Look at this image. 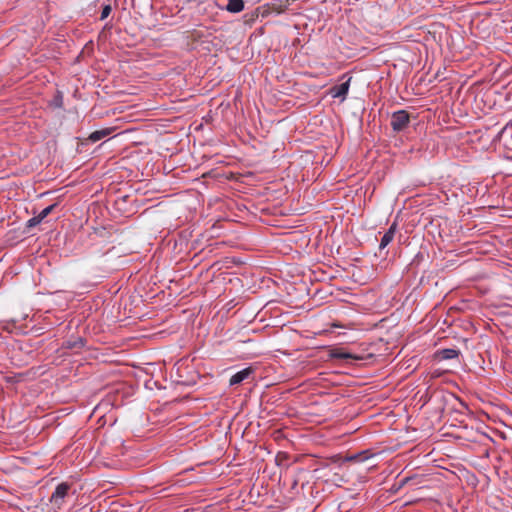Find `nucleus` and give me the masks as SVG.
I'll return each instance as SVG.
<instances>
[{
  "label": "nucleus",
  "mask_w": 512,
  "mask_h": 512,
  "mask_svg": "<svg viewBox=\"0 0 512 512\" xmlns=\"http://www.w3.org/2000/svg\"><path fill=\"white\" fill-rule=\"evenodd\" d=\"M70 489L71 485L66 482L56 486L50 497V502L54 508L60 509L64 505L65 498L68 496Z\"/></svg>",
  "instance_id": "f257e3e1"
},
{
  "label": "nucleus",
  "mask_w": 512,
  "mask_h": 512,
  "mask_svg": "<svg viewBox=\"0 0 512 512\" xmlns=\"http://www.w3.org/2000/svg\"><path fill=\"white\" fill-rule=\"evenodd\" d=\"M348 90H349V81L344 82L340 85L334 86L331 89L330 94L333 98L345 99V97L348 93Z\"/></svg>",
  "instance_id": "20e7f679"
},
{
  "label": "nucleus",
  "mask_w": 512,
  "mask_h": 512,
  "mask_svg": "<svg viewBox=\"0 0 512 512\" xmlns=\"http://www.w3.org/2000/svg\"><path fill=\"white\" fill-rule=\"evenodd\" d=\"M110 12H111V7H110L109 5H106V6L103 8L102 12H101V17H100V19H101V20H104L105 18H107V17L109 16Z\"/></svg>",
  "instance_id": "ddd939ff"
},
{
  "label": "nucleus",
  "mask_w": 512,
  "mask_h": 512,
  "mask_svg": "<svg viewBox=\"0 0 512 512\" xmlns=\"http://www.w3.org/2000/svg\"><path fill=\"white\" fill-rule=\"evenodd\" d=\"M459 351L456 349H443L440 351V356L442 359L448 360V359H454L458 356Z\"/></svg>",
  "instance_id": "1a4fd4ad"
},
{
  "label": "nucleus",
  "mask_w": 512,
  "mask_h": 512,
  "mask_svg": "<svg viewBox=\"0 0 512 512\" xmlns=\"http://www.w3.org/2000/svg\"><path fill=\"white\" fill-rule=\"evenodd\" d=\"M254 373V369L251 367L244 368L230 378L229 384L231 386L238 385L243 381L247 380Z\"/></svg>",
  "instance_id": "7ed1b4c3"
},
{
  "label": "nucleus",
  "mask_w": 512,
  "mask_h": 512,
  "mask_svg": "<svg viewBox=\"0 0 512 512\" xmlns=\"http://www.w3.org/2000/svg\"><path fill=\"white\" fill-rule=\"evenodd\" d=\"M330 356L332 358L343 359V360H350V359L356 360V359H359V357H357L355 355H352L349 352H346L342 348H332L330 350Z\"/></svg>",
  "instance_id": "39448f33"
},
{
  "label": "nucleus",
  "mask_w": 512,
  "mask_h": 512,
  "mask_svg": "<svg viewBox=\"0 0 512 512\" xmlns=\"http://www.w3.org/2000/svg\"><path fill=\"white\" fill-rule=\"evenodd\" d=\"M410 123V115L405 110H399L391 116V127L395 132H401L405 130Z\"/></svg>",
  "instance_id": "f03ea898"
},
{
  "label": "nucleus",
  "mask_w": 512,
  "mask_h": 512,
  "mask_svg": "<svg viewBox=\"0 0 512 512\" xmlns=\"http://www.w3.org/2000/svg\"><path fill=\"white\" fill-rule=\"evenodd\" d=\"M396 232V224H392L390 228L385 232V234L382 236L379 248L384 249L386 246H388L391 241L393 240Z\"/></svg>",
  "instance_id": "423d86ee"
},
{
  "label": "nucleus",
  "mask_w": 512,
  "mask_h": 512,
  "mask_svg": "<svg viewBox=\"0 0 512 512\" xmlns=\"http://www.w3.org/2000/svg\"><path fill=\"white\" fill-rule=\"evenodd\" d=\"M42 221H43V219H40V215L38 214L37 216H34V217H32L31 219H29V220L27 221L26 226H27L28 228H32V227H35V226H37L38 224H40Z\"/></svg>",
  "instance_id": "9b49d317"
},
{
  "label": "nucleus",
  "mask_w": 512,
  "mask_h": 512,
  "mask_svg": "<svg viewBox=\"0 0 512 512\" xmlns=\"http://www.w3.org/2000/svg\"><path fill=\"white\" fill-rule=\"evenodd\" d=\"M227 11L231 13H239L244 9L243 0H229L226 6Z\"/></svg>",
  "instance_id": "6e6552de"
},
{
  "label": "nucleus",
  "mask_w": 512,
  "mask_h": 512,
  "mask_svg": "<svg viewBox=\"0 0 512 512\" xmlns=\"http://www.w3.org/2000/svg\"><path fill=\"white\" fill-rule=\"evenodd\" d=\"M56 204H52L46 208H44L40 213V219H45L55 208Z\"/></svg>",
  "instance_id": "f8f14e48"
},
{
  "label": "nucleus",
  "mask_w": 512,
  "mask_h": 512,
  "mask_svg": "<svg viewBox=\"0 0 512 512\" xmlns=\"http://www.w3.org/2000/svg\"><path fill=\"white\" fill-rule=\"evenodd\" d=\"M366 451L365 452H362V453H359V454H355V455H352L350 457L347 458L348 461H359V462H362L366 459H368V456L366 455Z\"/></svg>",
  "instance_id": "9d476101"
},
{
  "label": "nucleus",
  "mask_w": 512,
  "mask_h": 512,
  "mask_svg": "<svg viewBox=\"0 0 512 512\" xmlns=\"http://www.w3.org/2000/svg\"><path fill=\"white\" fill-rule=\"evenodd\" d=\"M111 132H112L111 128H105V129L97 130V131L92 132L89 135L88 139L92 143H95V142H97V141L107 137L108 135H110Z\"/></svg>",
  "instance_id": "0eeeda50"
}]
</instances>
